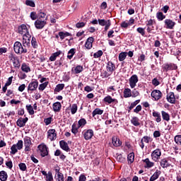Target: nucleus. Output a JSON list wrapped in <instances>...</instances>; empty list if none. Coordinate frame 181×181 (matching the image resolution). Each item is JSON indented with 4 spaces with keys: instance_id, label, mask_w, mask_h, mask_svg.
Returning <instances> with one entry per match:
<instances>
[{
    "instance_id": "obj_18",
    "label": "nucleus",
    "mask_w": 181,
    "mask_h": 181,
    "mask_svg": "<svg viewBox=\"0 0 181 181\" xmlns=\"http://www.w3.org/2000/svg\"><path fill=\"white\" fill-rule=\"evenodd\" d=\"M59 145L63 151H66V152H69L70 147H69V144H67L66 141L62 140L61 141H59Z\"/></svg>"
},
{
    "instance_id": "obj_54",
    "label": "nucleus",
    "mask_w": 181,
    "mask_h": 181,
    "mask_svg": "<svg viewBox=\"0 0 181 181\" xmlns=\"http://www.w3.org/2000/svg\"><path fill=\"white\" fill-rule=\"evenodd\" d=\"M140 101H141L140 100H137L134 101V103H132L129 107V110L131 111V110H132L134 107H136V105H138V104H139Z\"/></svg>"
},
{
    "instance_id": "obj_24",
    "label": "nucleus",
    "mask_w": 181,
    "mask_h": 181,
    "mask_svg": "<svg viewBox=\"0 0 181 181\" xmlns=\"http://www.w3.org/2000/svg\"><path fill=\"white\" fill-rule=\"evenodd\" d=\"M52 107L54 112H59L62 108V103L59 102H56L53 104Z\"/></svg>"
},
{
    "instance_id": "obj_33",
    "label": "nucleus",
    "mask_w": 181,
    "mask_h": 181,
    "mask_svg": "<svg viewBox=\"0 0 181 181\" xmlns=\"http://www.w3.org/2000/svg\"><path fill=\"white\" fill-rule=\"evenodd\" d=\"M21 70L25 73H29L30 71V67H29V65L23 63L21 66Z\"/></svg>"
},
{
    "instance_id": "obj_3",
    "label": "nucleus",
    "mask_w": 181,
    "mask_h": 181,
    "mask_svg": "<svg viewBox=\"0 0 181 181\" xmlns=\"http://www.w3.org/2000/svg\"><path fill=\"white\" fill-rule=\"evenodd\" d=\"M98 23L100 26H105V30L107 31L111 26V21L105 19H98Z\"/></svg>"
},
{
    "instance_id": "obj_48",
    "label": "nucleus",
    "mask_w": 181,
    "mask_h": 181,
    "mask_svg": "<svg viewBox=\"0 0 181 181\" xmlns=\"http://www.w3.org/2000/svg\"><path fill=\"white\" fill-rule=\"evenodd\" d=\"M14 145H16V147H17V149H18V151H21V149L23 148V141L22 140H19L18 143Z\"/></svg>"
},
{
    "instance_id": "obj_58",
    "label": "nucleus",
    "mask_w": 181,
    "mask_h": 181,
    "mask_svg": "<svg viewBox=\"0 0 181 181\" xmlns=\"http://www.w3.org/2000/svg\"><path fill=\"white\" fill-rule=\"evenodd\" d=\"M21 170H23V172H25V170H26V164L23 163H21L18 165Z\"/></svg>"
},
{
    "instance_id": "obj_30",
    "label": "nucleus",
    "mask_w": 181,
    "mask_h": 181,
    "mask_svg": "<svg viewBox=\"0 0 181 181\" xmlns=\"http://www.w3.org/2000/svg\"><path fill=\"white\" fill-rule=\"evenodd\" d=\"M103 112H104V110L100 108H96L92 112V115L93 117H95L96 115H102Z\"/></svg>"
},
{
    "instance_id": "obj_46",
    "label": "nucleus",
    "mask_w": 181,
    "mask_h": 181,
    "mask_svg": "<svg viewBox=\"0 0 181 181\" xmlns=\"http://www.w3.org/2000/svg\"><path fill=\"white\" fill-rule=\"evenodd\" d=\"M163 69L165 70V71H169V70H173V66L172 64H165L163 66Z\"/></svg>"
},
{
    "instance_id": "obj_14",
    "label": "nucleus",
    "mask_w": 181,
    "mask_h": 181,
    "mask_svg": "<svg viewBox=\"0 0 181 181\" xmlns=\"http://www.w3.org/2000/svg\"><path fill=\"white\" fill-rule=\"evenodd\" d=\"M164 23L166 29H173V28H175V25H176V23L170 19H165Z\"/></svg>"
},
{
    "instance_id": "obj_47",
    "label": "nucleus",
    "mask_w": 181,
    "mask_h": 181,
    "mask_svg": "<svg viewBox=\"0 0 181 181\" xmlns=\"http://www.w3.org/2000/svg\"><path fill=\"white\" fill-rule=\"evenodd\" d=\"M25 5H27V6H31V8H35V1L32 0H26Z\"/></svg>"
},
{
    "instance_id": "obj_32",
    "label": "nucleus",
    "mask_w": 181,
    "mask_h": 181,
    "mask_svg": "<svg viewBox=\"0 0 181 181\" xmlns=\"http://www.w3.org/2000/svg\"><path fill=\"white\" fill-rule=\"evenodd\" d=\"M37 19H42V21H45L46 22V21H47V16H46V13H45L44 12H40L37 14Z\"/></svg>"
},
{
    "instance_id": "obj_22",
    "label": "nucleus",
    "mask_w": 181,
    "mask_h": 181,
    "mask_svg": "<svg viewBox=\"0 0 181 181\" xmlns=\"http://www.w3.org/2000/svg\"><path fill=\"white\" fill-rule=\"evenodd\" d=\"M143 162L146 163V165H144V168H146L147 169H150V168H153V165L155 163L153 162H151L149 160V158H146L143 160Z\"/></svg>"
},
{
    "instance_id": "obj_60",
    "label": "nucleus",
    "mask_w": 181,
    "mask_h": 181,
    "mask_svg": "<svg viewBox=\"0 0 181 181\" xmlns=\"http://www.w3.org/2000/svg\"><path fill=\"white\" fill-rule=\"evenodd\" d=\"M137 32L141 35V36H145V29L142 28H138Z\"/></svg>"
},
{
    "instance_id": "obj_41",
    "label": "nucleus",
    "mask_w": 181,
    "mask_h": 181,
    "mask_svg": "<svg viewBox=\"0 0 181 181\" xmlns=\"http://www.w3.org/2000/svg\"><path fill=\"white\" fill-rule=\"evenodd\" d=\"M26 108L30 115H33V114H35V110H33V107L32 105H27Z\"/></svg>"
},
{
    "instance_id": "obj_19",
    "label": "nucleus",
    "mask_w": 181,
    "mask_h": 181,
    "mask_svg": "<svg viewBox=\"0 0 181 181\" xmlns=\"http://www.w3.org/2000/svg\"><path fill=\"white\" fill-rule=\"evenodd\" d=\"M11 61L13 62V66L16 68L21 67V64L19 63V60H18L17 57H13L11 55L10 57Z\"/></svg>"
},
{
    "instance_id": "obj_55",
    "label": "nucleus",
    "mask_w": 181,
    "mask_h": 181,
    "mask_svg": "<svg viewBox=\"0 0 181 181\" xmlns=\"http://www.w3.org/2000/svg\"><path fill=\"white\" fill-rule=\"evenodd\" d=\"M31 45L35 49L37 47V41H36V38L35 37H32Z\"/></svg>"
},
{
    "instance_id": "obj_20",
    "label": "nucleus",
    "mask_w": 181,
    "mask_h": 181,
    "mask_svg": "<svg viewBox=\"0 0 181 181\" xmlns=\"http://www.w3.org/2000/svg\"><path fill=\"white\" fill-rule=\"evenodd\" d=\"M104 102L107 103V104H112V103H115L116 104H118V100L114 99L110 95H107L104 98Z\"/></svg>"
},
{
    "instance_id": "obj_15",
    "label": "nucleus",
    "mask_w": 181,
    "mask_h": 181,
    "mask_svg": "<svg viewBox=\"0 0 181 181\" xmlns=\"http://www.w3.org/2000/svg\"><path fill=\"white\" fill-rule=\"evenodd\" d=\"M41 173H42L43 176H45V179L46 181H53V174L52 172L41 171Z\"/></svg>"
},
{
    "instance_id": "obj_52",
    "label": "nucleus",
    "mask_w": 181,
    "mask_h": 181,
    "mask_svg": "<svg viewBox=\"0 0 181 181\" xmlns=\"http://www.w3.org/2000/svg\"><path fill=\"white\" fill-rule=\"evenodd\" d=\"M71 112L74 115L77 112V104H73L71 107Z\"/></svg>"
},
{
    "instance_id": "obj_5",
    "label": "nucleus",
    "mask_w": 181,
    "mask_h": 181,
    "mask_svg": "<svg viewBox=\"0 0 181 181\" xmlns=\"http://www.w3.org/2000/svg\"><path fill=\"white\" fill-rule=\"evenodd\" d=\"M129 83L131 88H135L136 83H138V76L136 74L132 75L129 79Z\"/></svg>"
},
{
    "instance_id": "obj_63",
    "label": "nucleus",
    "mask_w": 181,
    "mask_h": 181,
    "mask_svg": "<svg viewBox=\"0 0 181 181\" xmlns=\"http://www.w3.org/2000/svg\"><path fill=\"white\" fill-rule=\"evenodd\" d=\"M117 160L118 162H124L125 161V158L124 157H122V155H118L117 156Z\"/></svg>"
},
{
    "instance_id": "obj_64",
    "label": "nucleus",
    "mask_w": 181,
    "mask_h": 181,
    "mask_svg": "<svg viewBox=\"0 0 181 181\" xmlns=\"http://www.w3.org/2000/svg\"><path fill=\"white\" fill-rule=\"evenodd\" d=\"M141 110H142V106H141V105H139L134 110V112H136V114H138V112H139V111H141Z\"/></svg>"
},
{
    "instance_id": "obj_17",
    "label": "nucleus",
    "mask_w": 181,
    "mask_h": 181,
    "mask_svg": "<svg viewBox=\"0 0 181 181\" xmlns=\"http://www.w3.org/2000/svg\"><path fill=\"white\" fill-rule=\"evenodd\" d=\"M93 42H94V37H88L86 42L85 47L86 49H91V47H93Z\"/></svg>"
},
{
    "instance_id": "obj_42",
    "label": "nucleus",
    "mask_w": 181,
    "mask_h": 181,
    "mask_svg": "<svg viewBox=\"0 0 181 181\" xmlns=\"http://www.w3.org/2000/svg\"><path fill=\"white\" fill-rule=\"evenodd\" d=\"M55 180L56 181H64V175L63 173L58 174L55 175Z\"/></svg>"
},
{
    "instance_id": "obj_26",
    "label": "nucleus",
    "mask_w": 181,
    "mask_h": 181,
    "mask_svg": "<svg viewBox=\"0 0 181 181\" xmlns=\"http://www.w3.org/2000/svg\"><path fill=\"white\" fill-rule=\"evenodd\" d=\"M62 54V51H57V52L53 53L51 57H49L50 62H54L57 57H59Z\"/></svg>"
},
{
    "instance_id": "obj_9",
    "label": "nucleus",
    "mask_w": 181,
    "mask_h": 181,
    "mask_svg": "<svg viewBox=\"0 0 181 181\" xmlns=\"http://www.w3.org/2000/svg\"><path fill=\"white\" fill-rule=\"evenodd\" d=\"M39 87V82L34 81L28 84V91H36Z\"/></svg>"
},
{
    "instance_id": "obj_21",
    "label": "nucleus",
    "mask_w": 181,
    "mask_h": 181,
    "mask_svg": "<svg viewBox=\"0 0 181 181\" xmlns=\"http://www.w3.org/2000/svg\"><path fill=\"white\" fill-rule=\"evenodd\" d=\"M112 142L113 146L116 147L121 146V145H122V142L119 141V139H118V137L113 136L112 138Z\"/></svg>"
},
{
    "instance_id": "obj_13",
    "label": "nucleus",
    "mask_w": 181,
    "mask_h": 181,
    "mask_svg": "<svg viewBox=\"0 0 181 181\" xmlns=\"http://www.w3.org/2000/svg\"><path fill=\"white\" fill-rule=\"evenodd\" d=\"M167 101L170 104H176V98L175 97V93L173 92H170L167 95Z\"/></svg>"
},
{
    "instance_id": "obj_57",
    "label": "nucleus",
    "mask_w": 181,
    "mask_h": 181,
    "mask_svg": "<svg viewBox=\"0 0 181 181\" xmlns=\"http://www.w3.org/2000/svg\"><path fill=\"white\" fill-rule=\"evenodd\" d=\"M101 56H103V52L101 50H99L93 54V57L95 59H98V57H101Z\"/></svg>"
},
{
    "instance_id": "obj_12",
    "label": "nucleus",
    "mask_w": 181,
    "mask_h": 181,
    "mask_svg": "<svg viewBox=\"0 0 181 181\" xmlns=\"http://www.w3.org/2000/svg\"><path fill=\"white\" fill-rule=\"evenodd\" d=\"M93 136H94V131H93V129H88L83 133V138L84 139H86V141H88L89 139H91Z\"/></svg>"
},
{
    "instance_id": "obj_43",
    "label": "nucleus",
    "mask_w": 181,
    "mask_h": 181,
    "mask_svg": "<svg viewBox=\"0 0 181 181\" xmlns=\"http://www.w3.org/2000/svg\"><path fill=\"white\" fill-rule=\"evenodd\" d=\"M127 159L130 163H132L134 159H135V154L134 153H130L127 156Z\"/></svg>"
},
{
    "instance_id": "obj_11",
    "label": "nucleus",
    "mask_w": 181,
    "mask_h": 181,
    "mask_svg": "<svg viewBox=\"0 0 181 181\" xmlns=\"http://www.w3.org/2000/svg\"><path fill=\"white\" fill-rule=\"evenodd\" d=\"M47 138L50 139V141H54L56 138H57V134H56V130L51 129L47 132Z\"/></svg>"
},
{
    "instance_id": "obj_29",
    "label": "nucleus",
    "mask_w": 181,
    "mask_h": 181,
    "mask_svg": "<svg viewBox=\"0 0 181 181\" xmlns=\"http://www.w3.org/2000/svg\"><path fill=\"white\" fill-rule=\"evenodd\" d=\"M161 115L163 117V119L164 121H170V116L169 115V113L165 112V111H161Z\"/></svg>"
},
{
    "instance_id": "obj_10",
    "label": "nucleus",
    "mask_w": 181,
    "mask_h": 181,
    "mask_svg": "<svg viewBox=\"0 0 181 181\" xmlns=\"http://www.w3.org/2000/svg\"><path fill=\"white\" fill-rule=\"evenodd\" d=\"M144 142H145V144H149L150 142H152V138H151V136H144L141 139L140 146L141 149H144V148H145V144H144Z\"/></svg>"
},
{
    "instance_id": "obj_34",
    "label": "nucleus",
    "mask_w": 181,
    "mask_h": 181,
    "mask_svg": "<svg viewBox=\"0 0 181 181\" xmlns=\"http://www.w3.org/2000/svg\"><path fill=\"white\" fill-rule=\"evenodd\" d=\"M32 145V140L30 137L25 136L24 138V146H30Z\"/></svg>"
},
{
    "instance_id": "obj_1",
    "label": "nucleus",
    "mask_w": 181,
    "mask_h": 181,
    "mask_svg": "<svg viewBox=\"0 0 181 181\" xmlns=\"http://www.w3.org/2000/svg\"><path fill=\"white\" fill-rule=\"evenodd\" d=\"M18 33L23 36V46H30V39L32 38V35L29 33V28L25 24H22L18 26Z\"/></svg>"
},
{
    "instance_id": "obj_28",
    "label": "nucleus",
    "mask_w": 181,
    "mask_h": 181,
    "mask_svg": "<svg viewBox=\"0 0 181 181\" xmlns=\"http://www.w3.org/2000/svg\"><path fill=\"white\" fill-rule=\"evenodd\" d=\"M131 122L134 127H139V125H141V123H139V118L137 117H133L131 119Z\"/></svg>"
},
{
    "instance_id": "obj_51",
    "label": "nucleus",
    "mask_w": 181,
    "mask_h": 181,
    "mask_svg": "<svg viewBox=\"0 0 181 181\" xmlns=\"http://www.w3.org/2000/svg\"><path fill=\"white\" fill-rule=\"evenodd\" d=\"M78 128H80L81 127H84V125H86V124H87V121H86V119H81L78 122Z\"/></svg>"
},
{
    "instance_id": "obj_31",
    "label": "nucleus",
    "mask_w": 181,
    "mask_h": 181,
    "mask_svg": "<svg viewBox=\"0 0 181 181\" xmlns=\"http://www.w3.org/2000/svg\"><path fill=\"white\" fill-rule=\"evenodd\" d=\"M8 179V174L5 171L0 172V180L1 181H6Z\"/></svg>"
},
{
    "instance_id": "obj_61",
    "label": "nucleus",
    "mask_w": 181,
    "mask_h": 181,
    "mask_svg": "<svg viewBox=\"0 0 181 181\" xmlns=\"http://www.w3.org/2000/svg\"><path fill=\"white\" fill-rule=\"evenodd\" d=\"M45 125H50L52 124V117H48L44 119Z\"/></svg>"
},
{
    "instance_id": "obj_7",
    "label": "nucleus",
    "mask_w": 181,
    "mask_h": 181,
    "mask_svg": "<svg viewBox=\"0 0 181 181\" xmlns=\"http://www.w3.org/2000/svg\"><path fill=\"white\" fill-rule=\"evenodd\" d=\"M151 97L154 98L156 101H158L162 98V92L159 90H153L151 92Z\"/></svg>"
},
{
    "instance_id": "obj_23",
    "label": "nucleus",
    "mask_w": 181,
    "mask_h": 181,
    "mask_svg": "<svg viewBox=\"0 0 181 181\" xmlns=\"http://www.w3.org/2000/svg\"><path fill=\"white\" fill-rule=\"evenodd\" d=\"M115 70V65L112 64V62H109L107 65V71L108 73H110V74H112V71Z\"/></svg>"
},
{
    "instance_id": "obj_53",
    "label": "nucleus",
    "mask_w": 181,
    "mask_h": 181,
    "mask_svg": "<svg viewBox=\"0 0 181 181\" xmlns=\"http://www.w3.org/2000/svg\"><path fill=\"white\" fill-rule=\"evenodd\" d=\"M75 74H78L79 73H81V71H83V66L78 65L75 69H74Z\"/></svg>"
},
{
    "instance_id": "obj_39",
    "label": "nucleus",
    "mask_w": 181,
    "mask_h": 181,
    "mask_svg": "<svg viewBox=\"0 0 181 181\" xmlns=\"http://www.w3.org/2000/svg\"><path fill=\"white\" fill-rule=\"evenodd\" d=\"M128 54V53L127 52H121L119 54V62H124V59H127V55Z\"/></svg>"
},
{
    "instance_id": "obj_56",
    "label": "nucleus",
    "mask_w": 181,
    "mask_h": 181,
    "mask_svg": "<svg viewBox=\"0 0 181 181\" xmlns=\"http://www.w3.org/2000/svg\"><path fill=\"white\" fill-rule=\"evenodd\" d=\"M174 140L177 145H181V135L175 136Z\"/></svg>"
},
{
    "instance_id": "obj_4",
    "label": "nucleus",
    "mask_w": 181,
    "mask_h": 181,
    "mask_svg": "<svg viewBox=\"0 0 181 181\" xmlns=\"http://www.w3.org/2000/svg\"><path fill=\"white\" fill-rule=\"evenodd\" d=\"M38 149L40 151V153L41 156L45 158V156H47L49 155V151H47V147L45 144H41L38 146Z\"/></svg>"
},
{
    "instance_id": "obj_62",
    "label": "nucleus",
    "mask_w": 181,
    "mask_h": 181,
    "mask_svg": "<svg viewBox=\"0 0 181 181\" xmlns=\"http://www.w3.org/2000/svg\"><path fill=\"white\" fill-rule=\"evenodd\" d=\"M30 16L32 21H36V19H37V16L36 15L35 12H31Z\"/></svg>"
},
{
    "instance_id": "obj_27",
    "label": "nucleus",
    "mask_w": 181,
    "mask_h": 181,
    "mask_svg": "<svg viewBox=\"0 0 181 181\" xmlns=\"http://www.w3.org/2000/svg\"><path fill=\"white\" fill-rule=\"evenodd\" d=\"M153 117L156 118V122H160V121H162V118L160 117V113H159V112L153 111Z\"/></svg>"
},
{
    "instance_id": "obj_8",
    "label": "nucleus",
    "mask_w": 181,
    "mask_h": 181,
    "mask_svg": "<svg viewBox=\"0 0 181 181\" xmlns=\"http://www.w3.org/2000/svg\"><path fill=\"white\" fill-rule=\"evenodd\" d=\"M45 25L46 21L45 20L37 18V20L35 21V26L37 29H43Z\"/></svg>"
},
{
    "instance_id": "obj_36",
    "label": "nucleus",
    "mask_w": 181,
    "mask_h": 181,
    "mask_svg": "<svg viewBox=\"0 0 181 181\" xmlns=\"http://www.w3.org/2000/svg\"><path fill=\"white\" fill-rule=\"evenodd\" d=\"M132 95V94L131 93V89L125 88L124 90V98H129V97H131Z\"/></svg>"
},
{
    "instance_id": "obj_38",
    "label": "nucleus",
    "mask_w": 181,
    "mask_h": 181,
    "mask_svg": "<svg viewBox=\"0 0 181 181\" xmlns=\"http://www.w3.org/2000/svg\"><path fill=\"white\" fill-rule=\"evenodd\" d=\"M63 88H64V83L58 84V85L56 86V87L54 88V91L56 93H59V91H62V90H63Z\"/></svg>"
},
{
    "instance_id": "obj_16",
    "label": "nucleus",
    "mask_w": 181,
    "mask_h": 181,
    "mask_svg": "<svg viewBox=\"0 0 181 181\" xmlns=\"http://www.w3.org/2000/svg\"><path fill=\"white\" fill-rule=\"evenodd\" d=\"M160 166L163 169L169 168L170 166V163H169L168 158L161 159L160 161Z\"/></svg>"
},
{
    "instance_id": "obj_6",
    "label": "nucleus",
    "mask_w": 181,
    "mask_h": 181,
    "mask_svg": "<svg viewBox=\"0 0 181 181\" xmlns=\"http://www.w3.org/2000/svg\"><path fill=\"white\" fill-rule=\"evenodd\" d=\"M162 152L159 149H156L151 153V158L154 162H157L160 159Z\"/></svg>"
},
{
    "instance_id": "obj_59",
    "label": "nucleus",
    "mask_w": 181,
    "mask_h": 181,
    "mask_svg": "<svg viewBox=\"0 0 181 181\" xmlns=\"http://www.w3.org/2000/svg\"><path fill=\"white\" fill-rule=\"evenodd\" d=\"M17 125L18 127H20V128H22L25 127V123L23 122L21 119H18L17 121Z\"/></svg>"
},
{
    "instance_id": "obj_37",
    "label": "nucleus",
    "mask_w": 181,
    "mask_h": 181,
    "mask_svg": "<svg viewBox=\"0 0 181 181\" xmlns=\"http://www.w3.org/2000/svg\"><path fill=\"white\" fill-rule=\"evenodd\" d=\"M102 78H107L111 76V73L108 72V71L103 70L100 74Z\"/></svg>"
},
{
    "instance_id": "obj_25",
    "label": "nucleus",
    "mask_w": 181,
    "mask_h": 181,
    "mask_svg": "<svg viewBox=\"0 0 181 181\" xmlns=\"http://www.w3.org/2000/svg\"><path fill=\"white\" fill-rule=\"evenodd\" d=\"M160 170H156L153 175L150 177V181H155L156 180V179H158L159 177V176H160Z\"/></svg>"
},
{
    "instance_id": "obj_40",
    "label": "nucleus",
    "mask_w": 181,
    "mask_h": 181,
    "mask_svg": "<svg viewBox=\"0 0 181 181\" xmlns=\"http://www.w3.org/2000/svg\"><path fill=\"white\" fill-rule=\"evenodd\" d=\"M59 36L62 40L64 39V37H67V36H70V33H63V32H59Z\"/></svg>"
},
{
    "instance_id": "obj_2",
    "label": "nucleus",
    "mask_w": 181,
    "mask_h": 181,
    "mask_svg": "<svg viewBox=\"0 0 181 181\" xmlns=\"http://www.w3.org/2000/svg\"><path fill=\"white\" fill-rule=\"evenodd\" d=\"M30 46H22L20 42H16L14 43V52L17 54H22V53H28L27 47Z\"/></svg>"
},
{
    "instance_id": "obj_45",
    "label": "nucleus",
    "mask_w": 181,
    "mask_h": 181,
    "mask_svg": "<svg viewBox=\"0 0 181 181\" xmlns=\"http://www.w3.org/2000/svg\"><path fill=\"white\" fill-rule=\"evenodd\" d=\"M47 84H49V82H45L43 83L40 84L38 89L40 91H43L45 88L47 87Z\"/></svg>"
},
{
    "instance_id": "obj_50",
    "label": "nucleus",
    "mask_w": 181,
    "mask_h": 181,
    "mask_svg": "<svg viewBox=\"0 0 181 181\" xmlns=\"http://www.w3.org/2000/svg\"><path fill=\"white\" fill-rule=\"evenodd\" d=\"M78 128L79 127H77V125L76 124H73L72 129H71L72 134H74V135H76V134H77V132H78Z\"/></svg>"
},
{
    "instance_id": "obj_35",
    "label": "nucleus",
    "mask_w": 181,
    "mask_h": 181,
    "mask_svg": "<svg viewBox=\"0 0 181 181\" xmlns=\"http://www.w3.org/2000/svg\"><path fill=\"white\" fill-rule=\"evenodd\" d=\"M74 54H76V49L74 48H72L68 52V56H67L68 59H69V60H71Z\"/></svg>"
},
{
    "instance_id": "obj_49",
    "label": "nucleus",
    "mask_w": 181,
    "mask_h": 181,
    "mask_svg": "<svg viewBox=\"0 0 181 181\" xmlns=\"http://www.w3.org/2000/svg\"><path fill=\"white\" fill-rule=\"evenodd\" d=\"M17 152H18V147L16 146V145L13 144L11 147V152H10V153H11V155H15V153H16Z\"/></svg>"
},
{
    "instance_id": "obj_44",
    "label": "nucleus",
    "mask_w": 181,
    "mask_h": 181,
    "mask_svg": "<svg viewBox=\"0 0 181 181\" xmlns=\"http://www.w3.org/2000/svg\"><path fill=\"white\" fill-rule=\"evenodd\" d=\"M156 18L158 19V21H163L166 16L163 15V13L158 12L156 13Z\"/></svg>"
}]
</instances>
